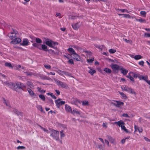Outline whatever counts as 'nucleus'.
Returning <instances> with one entry per match:
<instances>
[{"label":"nucleus","mask_w":150,"mask_h":150,"mask_svg":"<svg viewBox=\"0 0 150 150\" xmlns=\"http://www.w3.org/2000/svg\"><path fill=\"white\" fill-rule=\"evenodd\" d=\"M59 85H60L61 87L63 88H64L67 89L68 88V86L67 85L64 83L61 82L60 83Z\"/></svg>","instance_id":"6ab92c4d"},{"label":"nucleus","mask_w":150,"mask_h":150,"mask_svg":"<svg viewBox=\"0 0 150 150\" xmlns=\"http://www.w3.org/2000/svg\"><path fill=\"white\" fill-rule=\"evenodd\" d=\"M144 62L143 61H141L139 62V65H141L142 66H144Z\"/></svg>","instance_id":"5fc2aeb1"},{"label":"nucleus","mask_w":150,"mask_h":150,"mask_svg":"<svg viewBox=\"0 0 150 150\" xmlns=\"http://www.w3.org/2000/svg\"><path fill=\"white\" fill-rule=\"evenodd\" d=\"M59 132L54 130H52V133L51 134L50 136L57 140L59 139Z\"/></svg>","instance_id":"f03ea898"},{"label":"nucleus","mask_w":150,"mask_h":150,"mask_svg":"<svg viewBox=\"0 0 150 150\" xmlns=\"http://www.w3.org/2000/svg\"><path fill=\"white\" fill-rule=\"evenodd\" d=\"M36 107L38 109L40 110L41 112H42L43 111L42 107L41 105H37L36 106Z\"/></svg>","instance_id":"58836bf2"},{"label":"nucleus","mask_w":150,"mask_h":150,"mask_svg":"<svg viewBox=\"0 0 150 150\" xmlns=\"http://www.w3.org/2000/svg\"><path fill=\"white\" fill-rule=\"evenodd\" d=\"M119 10L120 11H121L122 12H126L127 13H128V11L126 9H119Z\"/></svg>","instance_id":"052dcab7"},{"label":"nucleus","mask_w":150,"mask_h":150,"mask_svg":"<svg viewBox=\"0 0 150 150\" xmlns=\"http://www.w3.org/2000/svg\"><path fill=\"white\" fill-rule=\"evenodd\" d=\"M114 101L115 102V100H114ZM111 103L117 107H120L123 106L124 104L123 102L119 101H116L115 103L112 102Z\"/></svg>","instance_id":"423d86ee"},{"label":"nucleus","mask_w":150,"mask_h":150,"mask_svg":"<svg viewBox=\"0 0 150 150\" xmlns=\"http://www.w3.org/2000/svg\"><path fill=\"white\" fill-rule=\"evenodd\" d=\"M123 40L126 42L127 43H129L130 42V40H127V39L125 38H123Z\"/></svg>","instance_id":"69168bd1"},{"label":"nucleus","mask_w":150,"mask_h":150,"mask_svg":"<svg viewBox=\"0 0 150 150\" xmlns=\"http://www.w3.org/2000/svg\"><path fill=\"white\" fill-rule=\"evenodd\" d=\"M116 52V50H115L112 49H110L109 50V52L110 53L113 54L115 53Z\"/></svg>","instance_id":"de8ad7c7"},{"label":"nucleus","mask_w":150,"mask_h":150,"mask_svg":"<svg viewBox=\"0 0 150 150\" xmlns=\"http://www.w3.org/2000/svg\"><path fill=\"white\" fill-rule=\"evenodd\" d=\"M132 74H129L127 76V77L130 80L132 81H134V79L133 77H132Z\"/></svg>","instance_id":"7c9ffc66"},{"label":"nucleus","mask_w":150,"mask_h":150,"mask_svg":"<svg viewBox=\"0 0 150 150\" xmlns=\"http://www.w3.org/2000/svg\"><path fill=\"white\" fill-rule=\"evenodd\" d=\"M41 50L42 49L44 51H47L48 50L47 49V47L45 45H42Z\"/></svg>","instance_id":"c756f323"},{"label":"nucleus","mask_w":150,"mask_h":150,"mask_svg":"<svg viewBox=\"0 0 150 150\" xmlns=\"http://www.w3.org/2000/svg\"><path fill=\"white\" fill-rule=\"evenodd\" d=\"M104 71L108 74H110L111 72V69L108 68H105L104 69Z\"/></svg>","instance_id":"473e14b6"},{"label":"nucleus","mask_w":150,"mask_h":150,"mask_svg":"<svg viewBox=\"0 0 150 150\" xmlns=\"http://www.w3.org/2000/svg\"><path fill=\"white\" fill-rule=\"evenodd\" d=\"M25 149V147L23 146H19L17 147L18 150Z\"/></svg>","instance_id":"37998d69"},{"label":"nucleus","mask_w":150,"mask_h":150,"mask_svg":"<svg viewBox=\"0 0 150 150\" xmlns=\"http://www.w3.org/2000/svg\"><path fill=\"white\" fill-rule=\"evenodd\" d=\"M48 95H50L54 99H56L57 98L56 97L53 95V93H47Z\"/></svg>","instance_id":"4c0bfd02"},{"label":"nucleus","mask_w":150,"mask_h":150,"mask_svg":"<svg viewBox=\"0 0 150 150\" xmlns=\"http://www.w3.org/2000/svg\"><path fill=\"white\" fill-rule=\"evenodd\" d=\"M57 72L61 76H63L64 75H65L67 76H70L71 74L70 73H68V72L60 70H58L57 71Z\"/></svg>","instance_id":"0eeeda50"},{"label":"nucleus","mask_w":150,"mask_h":150,"mask_svg":"<svg viewBox=\"0 0 150 150\" xmlns=\"http://www.w3.org/2000/svg\"><path fill=\"white\" fill-rule=\"evenodd\" d=\"M13 112L18 116H22L23 114L22 113L18 111L17 110L15 109H13Z\"/></svg>","instance_id":"4be33fe9"},{"label":"nucleus","mask_w":150,"mask_h":150,"mask_svg":"<svg viewBox=\"0 0 150 150\" xmlns=\"http://www.w3.org/2000/svg\"><path fill=\"white\" fill-rule=\"evenodd\" d=\"M94 60V58H92L90 59H87V61L88 63H92L93 61Z\"/></svg>","instance_id":"c03bdc74"},{"label":"nucleus","mask_w":150,"mask_h":150,"mask_svg":"<svg viewBox=\"0 0 150 150\" xmlns=\"http://www.w3.org/2000/svg\"><path fill=\"white\" fill-rule=\"evenodd\" d=\"M114 124H117L120 127H121L122 125H124V124H125L124 122L121 120L118 122H115Z\"/></svg>","instance_id":"dca6fc26"},{"label":"nucleus","mask_w":150,"mask_h":150,"mask_svg":"<svg viewBox=\"0 0 150 150\" xmlns=\"http://www.w3.org/2000/svg\"><path fill=\"white\" fill-rule=\"evenodd\" d=\"M136 20L141 23H145L146 22V21L144 19H142L141 18L139 19L136 18Z\"/></svg>","instance_id":"a878e982"},{"label":"nucleus","mask_w":150,"mask_h":150,"mask_svg":"<svg viewBox=\"0 0 150 150\" xmlns=\"http://www.w3.org/2000/svg\"><path fill=\"white\" fill-rule=\"evenodd\" d=\"M26 84L31 88H33L34 87V86L31 82L30 81H27Z\"/></svg>","instance_id":"393cba45"},{"label":"nucleus","mask_w":150,"mask_h":150,"mask_svg":"<svg viewBox=\"0 0 150 150\" xmlns=\"http://www.w3.org/2000/svg\"><path fill=\"white\" fill-rule=\"evenodd\" d=\"M12 86H13L14 89L16 91H17L18 89H22L23 87L21 83L20 82H18L16 84H12Z\"/></svg>","instance_id":"7ed1b4c3"},{"label":"nucleus","mask_w":150,"mask_h":150,"mask_svg":"<svg viewBox=\"0 0 150 150\" xmlns=\"http://www.w3.org/2000/svg\"><path fill=\"white\" fill-rule=\"evenodd\" d=\"M144 36L146 37H150V33H145Z\"/></svg>","instance_id":"bf43d9fd"},{"label":"nucleus","mask_w":150,"mask_h":150,"mask_svg":"<svg viewBox=\"0 0 150 150\" xmlns=\"http://www.w3.org/2000/svg\"><path fill=\"white\" fill-rule=\"evenodd\" d=\"M74 56V59H75L76 60L80 61L81 60V58L80 56L78 55L76 53L74 55H73Z\"/></svg>","instance_id":"f3484780"},{"label":"nucleus","mask_w":150,"mask_h":150,"mask_svg":"<svg viewBox=\"0 0 150 150\" xmlns=\"http://www.w3.org/2000/svg\"><path fill=\"white\" fill-rule=\"evenodd\" d=\"M120 69L121 73L125 75H126L128 72V71L127 70L125 69L123 67Z\"/></svg>","instance_id":"412c9836"},{"label":"nucleus","mask_w":150,"mask_h":150,"mask_svg":"<svg viewBox=\"0 0 150 150\" xmlns=\"http://www.w3.org/2000/svg\"><path fill=\"white\" fill-rule=\"evenodd\" d=\"M73 47L74 48H76V49H77V50H79L82 49L81 48V47H79L78 46H74Z\"/></svg>","instance_id":"680f3d73"},{"label":"nucleus","mask_w":150,"mask_h":150,"mask_svg":"<svg viewBox=\"0 0 150 150\" xmlns=\"http://www.w3.org/2000/svg\"><path fill=\"white\" fill-rule=\"evenodd\" d=\"M54 81L56 82V83L59 85L61 83V81L56 79H54Z\"/></svg>","instance_id":"3c124183"},{"label":"nucleus","mask_w":150,"mask_h":150,"mask_svg":"<svg viewBox=\"0 0 150 150\" xmlns=\"http://www.w3.org/2000/svg\"><path fill=\"white\" fill-rule=\"evenodd\" d=\"M108 139L112 143H114L115 141V139L112 138L111 136L107 135L106 136Z\"/></svg>","instance_id":"aec40b11"},{"label":"nucleus","mask_w":150,"mask_h":150,"mask_svg":"<svg viewBox=\"0 0 150 150\" xmlns=\"http://www.w3.org/2000/svg\"><path fill=\"white\" fill-rule=\"evenodd\" d=\"M16 33H11L10 34H8V35L10 38L13 40L16 38Z\"/></svg>","instance_id":"9b49d317"},{"label":"nucleus","mask_w":150,"mask_h":150,"mask_svg":"<svg viewBox=\"0 0 150 150\" xmlns=\"http://www.w3.org/2000/svg\"><path fill=\"white\" fill-rule=\"evenodd\" d=\"M24 73L26 74V75L27 76H31L32 75L33 76H36L37 74H36L35 73H33L31 72L30 71H24Z\"/></svg>","instance_id":"a211bd4d"},{"label":"nucleus","mask_w":150,"mask_h":150,"mask_svg":"<svg viewBox=\"0 0 150 150\" xmlns=\"http://www.w3.org/2000/svg\"><path fill=\"white\" fill-rule=\"evenodd\" d=\"M39 126L42 129L44 132H47V133H49V132H48V130L47 129H46L45 128H44L43 127H42L40 125H39Z\"/></svg>","instance_id":"49530a36"},{"label":"nucleus","mask_w":150,"mask_h":150,"mask_svg":"<svg viewBox=\"0 0 150 150\" xmlns=\"http://www.w3.org/2000/svg\"><path fill=\"white\" fill-rule=\"evenodd\" d=\"M65 110L67 112L71 113L72 111L71 107L67 104L65 105Z\"/></svg>","instance_id":"f8f14e48"},{"label":"nucleus","mask_w":150,"mask_h":150,"mask_svg":"<svg viewBox=\"0 0 150 150\" xmlns=\"http://www.w3.org/2000/svg\"><path fill=\"white\" fill-rule=\"evenodd\" d=\"M27 90L28 92L29 93L30 95L33 97L34 96H35L36 95L33 92L30 88H28Z\"/></svg>","instance_id":"2eb2a0df"},{"label":"nucleus","mask_w":150,"mask_h":150,"mask_svg":"<svg viewBox=\"0 0 150 150\" xmlns=\"http://www.w3.org/2000/svg\"><path fill=\"white\" fill-rule=\"evenodd\" d=\"M144 139L146 141L150 142V139H149L148 138L145 137H144Z\"/></svg>","instance_id":"774afa93"},{"label":"nucleus","mask_w":150,"mask_h":150,"mask_svg":"<svg viewBox=\"0 0 150 150\" xmlns=\"http://www.w3.org/2000/svg\"><path fill=\"white\" fill-rule=\"evenodd\" d=\"M125 124H124V125H122L121 127V129L124 131L125 132H126V133H129V132L127 130V129L125 127Z\"/></svg>","instance_id":"cd10ccee"},{"label":"nucleus","mask_w":150,"mask_h":150,"mask_svg":"<svg viewBox=\"0 0 150 150\" xmlns=\"http://www.w3.org/2000/svg\"><path fill=\"white\" fill-rule=\"evenodd\" d=\"M142 78V79L145 81H146L147 79H148V77L147 76H142L141 78Z\"/></svg>","instance_id":"8fccbe9b"},{"label":"nucleus","mask_w":150,"mask_h":150,"mask_svg":"<svg viewBox=\"0 0 150 150\" xmlns=\"http://www.w3.org/2000/svg\"><path fill=\"white\" fill-rule=\"evenodd\" d=\"M88 68L90 69V70L88 71V72L90 73L91 75H93V74L96 72V70H92L89 67Z\"/></svg>","instance_id":"bb28decb"},{"label":"nucleus","mask_w":150,"mask_h":150,"mask_svg":"<svg viewBox=\"0 0 150 150\" xmlns=\"http://www.w3.org/2000/svg\"><path fill=\"white\" fill-rule=\"evenodd\" d=\"M98 148L102 150H104V147H103L102 146V145L101 144H97Z\"/></svg>","instance_id":"e433bc0d"},{"label":"nucleus","mask_w":150,"mask_h":150,"mask_svg":"<svg viewBox=\"0 0 150 150\" xmlns=\"http://www.w3.org/2000/svg\"><path fill=\"white\" fill-rule=\"evenodd\" d=\"M140 14L144 17H145L146 15V12L145 11H141L140 12Z\"/></svg>","instance_id":"09e8293b"},{"label":"nucleus","mask_w":150,"mask_h":150,"mask_svg":"<svg viewBox=\"0 0 150 150\" xmlns=\"http://www.w3.org/2000/svg\"><path fill=\"white\" fill-rule=\"evenodd\" d=\"M110 67L113 71L115 72L118 71L120 69V67L118 65L114 64H112Z\"/></svg>","instance_id":"20e7f679"},{"label":"nucleus","mask_w":150,"mask_h":150,"mask_svg":"<svg viewBox=\"0 0 150 150\" xmlns=\"http://www.w3.org/2000/svg\"><path fill=\"white\" fill-rule=\"evenodd\" d=\"M122 116L124 117H129V116L127 114L124 113L122 115Z\"/></svg>","instance_id":"338daca9"},{"label":"nucleus","mask_w":150,"mask_h":150,"mask_svg":"<svg viewBox=\"0 0 150 150\" xmlns=\"http://www.w3.org/2000/svg\"><path fill=\"white\" fill-rule=\"evenodd\" d=\"M71 103L73 104L77 105L78 103L80 104L81 102L80 100H78L76 98H72L71 101Z\"/></svg>","instance_id":"9d476101"},{"label":"nucleus","mask_w":150,"mask_h":150,"mask_svg":"<svg viewBox=\"0 0 150 150\" xmlns=\"http://www.w3.org/2000/svg\"><path fill=\"white\" fill-rule=\"evenodd\" d=\"M38 76H39L41 79H43L49 80L51 79L50 77L43 74H39Z\"/></svg>","instance_id":"ddd939ff"},{"label":"nucleus","mask_w":150,"mask_h":150,"mask_svg":"<svg viewBox=\"0 0 150 150\" xmlns=\"http://www.w3.org/2000/svg\"><path fill=\"white\" fill-rule=\"evenodd\" d=\"M63 130H62L60 132V134H61V137H64L65 136V134L64 133H63Z\"/></svg>","instance_id":"4d7b16f0"},{"label":"nucleus","mask_w":150,"mask_h":150,"mask_svg":"<svg viewBox=\"0 0 150 150\" xmlns=\"http://www.w3.org/2000/svg\"><path fill=\"white\" fill-rule=\"evenodd\" d=\"M68 51L69 52L71 53L73 56L76 53L74 50L72 48H69L68 49Z\"/></svg>","instance_id":"5701e85b"},{"label":"nucleus","mask_w":150,"mask_h":150,"mask_svg":"<svg viewBox=\"0 0 150 150\" xmlns=\"http://www.w3.org/2000/svg\"><path fill=\"white\" fill-rule=\"evenodd\" d=\"M123 17L129 18H130V16L129 14H124Z\"/></svg>","instance_id":"864d4df0"},{"label":"nucleus","mask_w":150,"mask_h":150,"mask_svg":"<svg viewBox=\"0 0 150 150\" xmlns=\"http://www.w3.org/2000/svg\"><path fill=\"white\" fill-rule=\"evenodd\" d=\"M39 97L42 100L45 101V96L42 94H40L39 96Z\"/></svg>","instance_id":"ea45409f"},{"label":"nucleus","mask_w":150,"mask_h":150,"mask_svg":"<svg viewBox=\"0 0 150 150\" xmlns=\"http://www.w3.org/2000/svg\"><path fill=\"white\" fill-rule=\"evenodd\" d=\"M78 23L72 24L71 25L73 28L75 30H77L79 28V26L78 25Z\"/></svg>","instance_id":"b1692460"},{"label":"nucleus","mask_w":150,"mask_h":150,"mask_svg":"<svg viewBox=\"0 0 150 150\" xmlns=\"http://www.w3.org/2000/svg\"><path fill=\"white\" fill-rule=\"evenodd\" d=\"M71 113L72 114H76L80 115V112L77 110H76V109H74L72 111Z\"/></svg>","instance_id":"2f4dec72"},{"label":"nucleus","mask_w":150,"mask_h":150,"mask_svg":"<svg viewBox=\"0 0 150 150\" xmlns=\"http://www.w3.org/2000/svg\"><path fill=\"white\" fill-rule=\"evenodd\" d=\"M130 74H132V76L134 78H137L138 77L139 78L140 80L141 79V75L139 74H136L135 73L132 72Z\"/></svg>","instance_id":"4468645a"},{"label":"nucleus","mask_w":150,"mask_h":150,"mask_svg":"<svg viewBox=\"0 0 150 150\" xmlns=\"http://www.w3.org/2000/svg\"><path fill=\"white\" fill-rule=\"evenodd\" d=\"M47 103L53 105L54 103L53 100L51 98H48Z\"/></svg>","instance_id":"79ce46f5"},{"label":"nucleus","mask_w":150,"mask_h":150,"mask_svg":"<svg viewBox=\"0 0 150 150\" xmlns=\"http://www.w3.org/2000/svg\"><path fill=\"white\" fill-rule=\"evenodd\" d=\"M119 93L121 95V96L123 98H125L126 97V95L123 93L121 92H119Z\"/></svg>","instance_id":"6e6d98bb"},{"label":"nucleus","mask_w":150,"mask_h":150,"mask_svg":"<svg viewBox=\"0 0 150 150\" xmlns=\"http://www.w3.org/2000/svg\"><path fill=\"white\" fill-rule=\"evenodd\" d=\"M33 46L38 47V48L40 50H41V48L40 47H39L40 46V45H39L37 43H33Z\"/></svg>","instance_id":"a19ab883"},{"label":"nucleus","mask_w":150,"mask_h":150,"mask_svg":"<svg viewBox=\"0 0 150 150\" xmlns=\"http://www.w3.org/2000/svg\"><path fill=\"white\" fill-rule=\"evenodd\" d=\"M68 62L71 64H74V62H73V60L72 59H69L68 61Z\"/></svg>","instance_id":"603ef678"},{"label":"nucleus","mask_w":150,"mask_h":150,"mask_svg":"<svg viewBox=\"0 0 150 150\" xmlns=\"http://www.w3.org/2000/svg\"><path fill=\"white\" fill-rule=\"evenodd\" d=\"M47 51H48V52L50 54H57L59 53V52H54V51L53 50H51V49L48 50Z\"/></svg>","instance_id":"c85d7f7f"},{"label":"nucleus","mask_w":150,"mask_h":150,"mask_svg":"<svg viewBox=\"0 0 150 150\" xmlns=\"http://www.w3.org/2000/svg\"><path fill=\"white\" fill-rule=\"evenodd\" d=\"M29 43V40L27 39L24 38L23 39L22 42L20 44L21 45L25 46L28 45Z\"/></svg>","instance_id":"1a4fd4ad"},{"label":"nucleus","mask_w":150,"mask_h":150,"mask_svg":"<svg viewBox=\"0 0 150 150\" xmlns=\"http://www.w3.org/2000/svg\"><path fill=\"white\" fill-rule=\"evenodd\" d=\"M21 41V39L19 38H16L11 42L12 44H18Z\"/></svg>","instance_id":"6e6552de"},{"label":"nucleus","mask_w":150,"mask_h":150,"mask_svg":"<svg viewBox=\"0 0 150 150\" xmlns=\"http://www.w3.org/2000/svg\"><path fill=\"white\" fill-rule=\"evenodd\" d=\"M5 65L6 67H8L10 68H13V67L11 64L10 63L6 62L5 63Z\"/></svg>","instance_id":"72a5a7b5"},{"label":"nucleus","mask_w":150,"mask_h":150,"mask_svg":"<svg viewBox=\"0 0 150 150\" xmlns=\"http://www.w3.org/2000/svg\"><path fill=\"white\" fill-rule=\"evenodd\" d=\"M35 39L36 40V42L37 43H40L42 42V40L39 38H35Z\"/></svg>","instance_id":"f704fd0d"},{"label":"nucleus","mask_w":150,"mask_h":150,"mask_svg":"<svg viewBox=\"0 0 150 150\" xmlns=\"http://www.w3.org/2000/svg\"><path fill=\"white\" fill-rule=\"evenodd\" d=\"M44 67L46 69H50L51 68V66L50 65H45Z\"/></svg>","instance_id":"13d9d810"},{"label":"nucleus","mask_w":150,"mask_h":150,"mask_svg":"<svg viewBox=\"0 0 150 150\" xmlns=\"http://www.w3.org/2000/svg\"><path fill=\"white\" fill-rule=\"evenodd\" d=\"M46 45L51 47H52L54 49H56L57 50V48L55 47L56 45H58V43L56 42H54L52 40H48L46 41L45 42Z\"/></svg>","instance_id":"f257e3e1"},{"label":"nucleus","mask_w":150,"mask_h":150,"mask_svg":"<svg viewBox=\"0 0 150 150\" xmlns=\"http://www.w3.org/2000/svg\"><path fill=\"white\" fill-rule=\"evenodd\" d=\"M105 142L106 143H107L108 146V147H110V145H109V142L106 139H105Z\"/></svg>","instance_id":"0e129e2a"},{"label":"nucleus","mask_w":150,"mask_h":150,"mask_svg":"<svg viewBox=\"0 0 150 150\" xmlns=\"http://www.w3.org/2000/svg\"><path fill=\"white\" fill-rule=\"evenodd\" d=\"M139 127L138 126H136V125L134 126V128H135V131L134 132H137V130H138Z\"/></svg>","instance_id":"e2e57ef3"},{"label":"nucleus","mask_w":150,"mask_h":150,"mask_svg":"<svg viewBox=\"0 0 150 150\" xmlns=\"http://www.w3.org/2000/svg\"><path fill=\"white\" fill-rule=\"evenodd\" d=\"M142 58V57L140 55H135L134 57V58L136 60H138L141 59Z\"/></svg>","instance_id":"c9c22d12"},{"label":"nucleus","mask_w":150,"mask_h":150,"mask_svg":"<svg viewBox=\"0 0 150 150\" xmlns=\"http://www.w3.org/2000/svg\"><path fill=\"white\" fill-rule=\"evenodd\" d=\"M61 99L59 98L55 101V103L58 108H59L61 105H64L65 102L64 101H61Z\"/></svg>","instance_id":"39448f33"},{"label":"nucleus","mask_w":150,"mask_h":150,"mask_svg":"<svg viewBox=\"0 0 150 150\" xmlns=\"http://www.w3.org/2000/svg\"><path fill=\"white\" fill-rule=\"evenodd\" d=\"M81 102L82 103V105L84 106L88 105V101L86 100L85 101H81Z\"/></svg>","instance_id":"a18cd8bd"}]
</instances>
